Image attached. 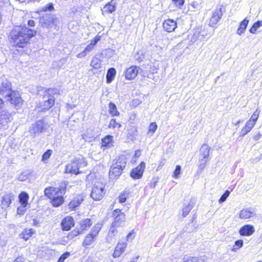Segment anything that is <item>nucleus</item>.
<instances>
[{
    "mask_svg": "<svg viewBox=\"0 0 262 262\" xmlns=\"http://www.w3.org/2000/svg\"><path fill=\"white\" fill-rule=\"evenodd\" d=\"M249 20L247 19V17L245 18L241 22L237 30V34L239 35H241L244 33L246 30Z\"/></svg>",
    "mask_w": 262,
    "mask_h": 262,
    "instance_id": "cd10ccee",
    "label": "nucleus"
},
{
    "mask_svg": "<svg viewBox=\"0 0 262 262\" xmlns=\"http://www.w3.org/2000/svg\"><path fill=\"white\" fill-rule=\"evenodd\" d=\"M210 147L207 144H203L200 150L199 159L209 161L211 159L209 157Z\"/></svg>",
    "mask_w": 262,
    "mask_h": 262,
    "instance_id": "aec40b11",
    "label": "nucleus"
},
{
    "mask_svg": "<svg viewBox=\"0 0 262 262\" xmlns=\"http://www.w3.org/2000/svg\"><path fill=\"white\" fill-rule=\"evenodd\" d=\"M116 73V70L114 68H111L108 70L106 76V82L107 83H110L112 81L115 77Z\"/></svg>",
    "mask_w": 262,
    "mask_h": 262,
    "instance_id": "72a5a7b5",
    "label": "nucleus"
},
{
    "mask_svg": "<svg viewBox=\"0 0 262 262\" xmlns=\"http://www.w3.org/2000/svg\"><path fill=\"white\" fill-rule=\"evenodd\" d=\"M95 238L96 237L94 236L90 233H89L85 236L84 239L82 242V246L84 247H88V246L92 245L94 243Z\"/></svg>",
    "mask_w": 262,
    "mask_h": 262,
    "instance_id": "c756f323",
    "label": "nucleus"
},
{
    "mask_svg": "<svg viewBox=\"0 0 262 262\" xmlns=\"http://www.w3.org/2000/svg\"><path fill=\"white\" fill-rule=\"evenodd\" d=\"M109 112L112 116H118L120 114L117 111L116 105L115 103L110 102L109 104Z\"/></svg>",
    "mask_w": 262,
    "mask_h": 262,
    "instance_id": "58836bf2",
    "label": "nucleus"
},
{
    "mask_svg": "<svg viewBox=\"0 0 262 262\" xmlns=\"http://www.w3.org/2000/svg\"><path fill=\"white\" fill-rule=\"evenodd\" d=\"M93 221L90 219H85L80 222V231L81 233L84 230H86L92 225Z\"/></svg>",
    "mask_w": 262,
    "mask_h": 262,
    "instance_id": "393cba45",
    "label": "nucleus"
},
{
    "mask_svg": "<svg viewBox=\"0 0 262 262\" xmlns=\"http://www.w3.org/2000/svg\"><path fill=\"white\" fill-rule=\"evenodd\" d=\"M252 214L253 212L250 209H244L240 211L239 217L241 219H248L252 216Z\"/></svg>",
    "mask_w": 262,
    "mask_h": 262,
    "instance_id": "f704fd0d",
    "label": "nucleus"
},
{
    "mask_svg": "<svg viewBox=\"0 0 262 262\" xmlns=\"http://www.w3.org/2000/svg\"><path fill=\"white\" fill-rule=\"evenodd\" d=\"M36 34V31L26 27L16 26L10 32V41L14 46L23 48Z\"/></svg>",
    "mask_w": 262,
    "mask_h": 262,
    "instance_id": "f257e3e1",
    "label": "nucleus"
},
{
    "mask_svg": "<svg viewBox=\"0 0 262 262\" xmlns=\"http://www.w3.org/2000/svg\"><path fill=\"white\" fill-rule=\"evenodd\" d=\"M223 15V12L222 8L216 9L212 13L211 18H210L209 25L213 28H215L219 21Z\"/></svg>",
    "mask_w": 262,
    "mask_h": 262,
    "instance_id": "ddd939ff",
    "label": "nucleus"
},
{
    "mask_svg": "<svg viewBox=\"0 0 262 262\" xmlns=\"http://www.w3.org/2000/svg\"><path fill=\"white\" fill-rule=\"evenodd\" d=\"M104 186L102 184L95 185L92 190L91 196L95 201L100 200L105 194Z\"/></svg>",
    "mask_w": 262,
    "mask_h": 262,
    "instance_id": "0eeeda50",
    "label": "nucleus"
},
{
    "mask_svg": "<svg viewBox=\"0 0 262 262\" xmlns=\"http://www.w3.org/2000/svg\"><path fill=\"white\" fill-rule=\"evenodd\" d=\"M70 202L68 208L71 210H76L83 201V196L81 194H73L70 197Z\"/></svg>",
    "mask_w": 262,
    "mask_h": 262,
    "instance_id": "6e6552de",
    "label": "nucleus"
},
{
    "mask_svg": "<svg viewBox=\"0 0 262 262\" xmlns=\"http://www.w3.org/2000/svg\"><path fill=\"white\" fill-rule=\"evenodd\" d=\"M230 194V191L228 190H226L224 194L222 195L221 198H220L219 200V202L221 204L223 202H224L227 198L229 196V195Z\"/></svg>",
    "mask_w": 262,
    "mask_h": 262,
    "instance_id": "09e8293b",
    "label": "nucleus"
},
{
    "mask_svg": "<svg viewBox=\"0 0 262 262\" xmlns=\"http://www.w3.org/2000/svg\"><path fill=\"white\" fill-rule=\"evenodd\" d=\"M113 222L112 224L113 227H122L125 225L126 216L124 212L121 210L116 209L114 210L112 214Z\"/></svg>",
    "mask_w": 262,
    "mask_h": 262,
    "instance_id": "39448f33",
    "label": "nucleus"
},
{
    "mask_svg": "<svg viewBox=\"0 0 262 262\" xmlns=\"http://www.w3.org/2000/svg\"><path fill=\"white\" fill-rule=\"evenodd\" d=\"M39 22L41 27L47 28L56 27L59 24L58 19L50 13H46L40 16Z\"/></svg>",
    "mask_w": 262,
    "mask_h": 262,
    "instance_id": "f03ea898",
    "label": "nucleus"
},
{
    "mask_svg": "<svg viewBox=\"0 0 262 262\" xmlns=\"http://www.w3.org/2000/svg\"><path fill=\"white\" fill-rule=\"evenodd\" d=\"M181 166L177 165L176 167V169L173 172V177H174L175 179L178 178L181 173Z\"/></svg>",
    "mask_w": 262,
    "mask_h": 262,
    "instance_id": "864d4df0",
    "label": "nucleus"
},
{
    "mask_svg": "<svg viewBox=\"0 0 262 262\" xmlns=\"http://www.w3.org/2000/svg\"><path fill=\"white\" fill-rule=\"evenodd\" d=\"M145 168V163L144 162L141 163L130 172V176L133 179H141L143 176Z\"/></svg>",
    "mask_w": 262,
    "mask_h": 262,
    "instance_id": "f8f14e48",
    "label": "nucleus"
},
{
    "mask_svg": "<svg viewBox=\"0 0 262 262\" xmlns=\"http://www.w3.org/2000/svg\"><path fill=\"white\" fill-rule=\"evenodd\" d=\"M14 199V195L12 192L4 194L1 200V206L3 209L8 208L11 204L12 201Z\"/></svg>",
    "mask_w": 262,
    "mask_h": 262,
    "instance_id": "dca6fc26",
    "label": "nucleus"
},
{
    "mask_svg": "<svg viewBox=\"0 0 262 262\" xmlns=\"http://www.w3.org/2000/svg\"><path fill=\"white\" fill-rule=\"evenodd\" d=\"M235 246H236V249H239L243 246V241L242 239H238L235 242Z\"/></svg>",
    "mask_w": 262,
    "mask_h": 262,
    "instance_id": "052dcab7",
    "label": "nucleus"
},
{
    "mask_svg": "<svg viewBox=\"0 0 262 262\" xmlns=\"http://www.w3.org/2000/svg\"><path fill=\"white\" fill-rule=\"evenodd\" d=\"M117 228L118 227H113V225H111L106 237L107 242L111 243L115 241V237L118 233V230H117Z\"/></svg>",
    "mask_w": 262,
    "mask_h": 262,
    "instance_id": "b1692460",
    "label": "nucleus"
},
{
    "mask_svg": "<svg viewBox=\"0 0 262 262\" xmlns=\"http://www.w3.org/2000/svg\"><path fill=\"white\" fill-rule=\"evenodd\" d=\"M165 160L164 159H162L160 161V162H159V165L158 166V168H161L164 165V164H165Z\"/></svg>",
    "mask_w": 262,
    "mask_h": 262,
    "instance_id": "774afa93",
    "label": "nucleus"
},
{
    "mask_svg": "<svg viewBox=\"0 0 262 262\" xmlns=\"http://www.w3.org/2000/svg\"><path fill=\"white\" fill-rule=\"evenodd\" d=\"M91 66L95 69L101 68L102 67L101 60L98 58H93L91 62Z\"/></svg>",
    "mask_w": 262,
    "mask_h": 262,
    "instance_id": "ea45409f",
    "label": "nucleus"
},
{
    "mask_svg": "<svg viewBox=\"0 0 262 262\" xmlns=\"http://www.w3.org/2000/svg\"><path fill=\"white\" fill-rule=\"evenodd\" d=\"M121 127V124L116 121L115 119H112L108 125V127L109 128H120Z\"/></svg>",
    "mask_w": 262,
    "mask_h": 262,
    "instance_id": "37998d69",
    "label": "nucleus"
},
{
    "mask_svg": "<svg viewBox=\"0 0 262 262\" xmlns=\"http://www.w3.org/2000/svg\"><path fill=\"white\" fill-rule=\"evenodd\" d=\"M59 191L58 189L53 187H49L45 190V194L49 199H51L54 198L58 193H62L61 191H64L63 189H60Z\"/></svg>",
    "mask_w": 262,
    "mask_h": 262,
    "instance_id": "412c9836",
    "label": "nucleus"
},
{
    "mask_svg": "<svg viewBox=\"0 0 262 262\" xmlns=\"http://www.w3.org/2000/svg\"><path fill=\"white\" fill-rule=\"evenodd\" d=\"M57 90L55 89H46L40 88L38 91V95L39 96L40 101H49L50 98H54L53 95L56 94Z\"/></svg>",
    "mask_w": 262,
    "mask_h": 262,
    "instance_id": "423d86ee",
    "label": "nucleus"
},
{
    "mask_svg": "<svg viewBox=\"0 0 262 262\" xmlns=\"http://www.w3.org/2000/svg\"><path fill=\"white\" fill-rule=\"evenodd\" d=\"M122 253V252H121L120 251H119L118 250H117L115 248V251L113 253V257L115 258L118 257L121 255V254Z\"/></svg>",
    "mask_w": 262,
    "mask_h": 262,
    "instance_id": "0e129e2a",
    "label": "nucleus"
},
{
    "mask_svg": "<svg viewBox=\"0 0 262 262\" xmlns=\"http://www.w3.org/2000/svg\"><path fill=\"white\" fill-rule=\"evenodd\" d=\"M87 163L83 159H75L71 164L67 165V173H72L77 174L80 173L79 169L85 167Z\"/></svg>",
    "mask_w": 262,
    "mask_h": 262,
    "instance_id": "20e7f679",
    "label": "nucleus"
},
{
    "mask_svg": "<svg viewBox=\"0 0 262 262\" xmlns=\"http://www.w3.org/2000/svg\"><path fill=\"white\" fill-rule=\"evenodd\" d=\"M52 153V150L51 149L47 150L42 155V159L41 160L42 161H45L46 160H48L50 156H51V154Z\"/></svg>",
    "mask_w": 262,
    "mask_h": 262,
    "instance_id": "603ef678",
    "label": "nucleus"
},
{
    "mask_svg": "<svg viewBox=\"0 0 262 262\" xmlns=\"http://www.w3.org/2000/svg\"><path fill=\"white\" fill-rule=\"evenodd\" d=\"M134 234H135L134 230L129 232L126 236L127 241H132L135 238V235H133Z\"/></svg>",
    "mask_w": 262,
    "mask_h": 262,
    "instance_id": "bf43d9fd",
    "label": "nucleus"
},
{
    "mask_svg": "<svg viewBox=\"0 0 262 262\" xmlns=\"http://www.w3.org/2000/svg\"><path fill=\"white\" fill-rule=\"evenodd\" d=\"M29 198V194L26 192H21L18 195L19 202L21 205L27 206Z\"/></svg>",
    "mask_w": 262,
    "mask_h": 262,
    "instance_id": "c85d7f7f",
    "label": "nucleus"
},
{
    "mask_svg": "<svg viewBox=\"0 0 262 262\" xmlns=\"http://www.w3.org/2000/svg\"><path fill=\"white\" fill-rule=\"evenodd\" d=\"M43 124V121L42 120H38L36 123L32 124L30 130L31 133L35 134L36 133H40L42 132Z\"/></svg>",
    "mask_w": 262,
    "mask_h": 262,
    "instance_id": "5701e85b",
    "label": "nucleus"
},
{
    "mask_svg": "<svg viewBox=\"0 0 262 262\" xmlns=\"http://www.w3.org/2000/svg\"><path fill=\"white\" fill-rule=\"evenodd\" d=\"M177 7L181 8L184 5V0H172Z\"/></svg>",
    "mask_w": 262,
    "mask_h": 262,
    "instance_id": "13d9d810",
    "label": "nucleus"
},
{
    "mask_svg": "<svg viewBox=\"0 0 262 262\" xmlns=\"http://www.w3.org/2000/svg\"><path fill=\"white\" fill-rule=\"evenodd\" d=\"M54 104V98H50L49 101H45L40 102V107L42 110H49Z\"/></svg>",
    "mask_w": 262,
    "mask_h": 262,
    "instance_id": "7c9ffc66",
    "label": "nucleus"
},
{
    "mask_svg": "<svg viewBox=\"0 0 262 262\" xmlns=\"http://www.w3.org/2000/svg\"><path fill=\"white\" fill-rule=\"evenodd\" d=\"M141 69L136 66H132L126 69L125 71V78L128 80L134 79L138 75Z\"/></svg>",
    "mask_w": 262,
    "mask_h": 262,
    "instance_id": "2eb2a0df",
    "label": "nucleus"
},
{
    "mask_svg": "<svg viewBox=\"0 0 262 262\" xmlns=\"http://www.w3.org/2000/svg\"><path fill=\"white\" fill-rule=\"evenodd\" d=\"M255 231V228L252 225L247 224L242 226L239 230V233L241 235L248 236L253 234Z\"/></svg>",
    "mask_w": 262,
    "mask_h": 262,
    "instance_id": "6ab92c4d",
    "label": "nucleus"
},
{
    "mask_svg": "<svg viewBox=\"0 0 262 262\" xmlns=\"http://www.w3.org/2000/svg\"><path fill=\"white\" fill-rule=\"evenodd\" d=\"M61 194L58 193L54 198L51 199L52 200V204L53 206L58 207L63 203L64 200Z\"/></svg>",
    "mask_w": 262,
    "mask_h": 262,
    "instance_id": "2f4dec72",
    "label": "nucleus"
},
{
    "mask_svg": "<svg viewBox=\"0 0 262 262\" xmlns=\"http://www.w3.org/2000/svg\"><path fill=\"white\" fill-rule=\"evenodd\" d=\"M101 36L98 34L97 35L95 38L91 40L90 44H89L87 47L85 48V49L81 53H79L77 55V57L78 58H82L86 56V54L89 52H90L93 49L94 46L97 44V43L101 39Z\"/></svg>",
    "mask_w": 262,
    "mask_h": 262,
    "instance_id": "9d476101",
    "label": "nucleus"
},
{
    "mask_svg": "<svg viewBox=\"0 0 262 262\" xmlns=\"http://www.w3.org/2000/svg\"><path fill=\"white\" fill-rule=\"evenodd\" d=\"M253 123L251 122V121H248L246 125L243 127L241 132V137L245 136L247 134L250 132L254 126Z\"/></svg>",
    "mask_w": 262,
    "mask_h": 262,
    "instance_id": "bb28decb",
    "label": "nucleus"
},
{
    "mask_svg": "<svg viewBox=\"0 0 262 262\" xmlns=\"http://www.w3.org/2000/svg\"><path fill=\"white\" fill-rule=\"evenodd\" d=\"M126 158L123 155H121L114 160L112 165L119 167L120 168L124 169L126 167Z\"/></svg>",
    "mask_w": 262,
    "mask_h": 262,
    "instance_id": "4be33fe9",
    "label": "nucleus"
},
{
    "mask_svg": "<svg viewBox=\"0 0 262 262\" xmlns=\"http://www.w3.org/2000/svg\"><path fill=\"white\" fill-rule=\"evenodd\" d=\"M262 26V20H258L256 21L252 27L249 29V32L251 33L255 34L257 30Z\"/></svg>",
    "mask_w": 262,
    "mask_h": 262,
    "instance_id": "a19ab883",
    "label": "nucleus"
},
{
    "mask_svg": "<svg viewBox=\"0 0 262 262\" xmlns=\"http://www.w3.org/2000/svg\"><path fill=\"white\" fill-rule=\"evenodd\" d=\"M11 83L7 79L3 80L0 83V95L7 97L12 92Z\"/></svg>",
    "mask_w": 262,
    "mask_h": 262,
    "instance_id": "9b49d317",
    "label": "nucleus"
},
{
    "mask_svg": "<svg viewBox=\"0 0 262 262\" xmlns=\"http://www.w3.org/2000/svg\"><path fill=\"white\" fill-rule=\"evenodd\" d=\"M208 161H207L206 160L199 159V168L201 171H202L205 168L206 164Z\"/></svg>",
    "mask_w": 262,
    "mask_h": 262,
    "instance_id": "4d7b16f0",
    "label": "nucleus"
},
{
    "mask_svg": "<svg viewBox=\"0 0 262 262\" xmlns=\"http://www.w3.org/2000/svg\"><path fill=\"white\" fill-rule=\"evenodd\" d=\"M136 58L139 62L142 61L143 59L144 58V56L143 53L141 52V55H140L139 53H138L136 56Z\"/></svg>",
    "mask_w": 262,
    "mask_h": 262,
    "instance_id": "e2e57ef3",
    "label": "nucleus"
},
{
    "mask_svg": "<svg viewBox=\"0 0 262 262\" xmlns=\"http://www.w3.org/2000/svg\"><path fill=\"white\" fill-rule=\"evenodd\" d=\"M115 9L116 7L115 4H113V2H111V3L105 5V6L103 7L102 11L103 12L107 13H112L115 11Z\"/></svg>",
    "mask_w": 262,
    "mask_h": 262,
    "instance_id": "e433bc0d",
    "label": "nucleus"
},
{
    "mask_svg": "<svg viewBox=\"0 0 262 262\" xmlns=\"http://www.w3.org/2000/svg\"><path fill=\"white\" fill-rule=\"evenodd\" d=\"M158 179H156V178H153L150 184V187L151 188H155L156 185H157V183H158Z\"/></svg>",
    "mask_w": 262,
    "mask_h": 262,
    "instance_id": "680f3d73",
    "label": "nucleus"
},
{
    "mask_svg": "<svg viewBox=\"0 0 262 262\" xmlns=\"http://www.w3.org/2000/svg\"><path fill=\"white\" fill-rule=\"evenodd\" d=\"M102 225L100 223L95 224L92 227L89 233L96 237L102 228Z\"/></svg>",
    "mask_w": 262,
    "mask_h": 262,
    "instance_id": "c9c22d12",
    "label": "nucleus"
},
{
    "mask_svg": "<svg viewBox=\"0 0 262 262\" xmlns=\"http://www.w3.org/2000/svg\"><path fill=\"white\" fill-rule=\"evenodd\" d=\"M61 225L62 227V229L63 231L66 230V217L62 219V222L61 223Z\"/></svg>",
    "mask_w": 262,
    "mask_h": 262,
    "instance_id": "338daca9",
    "label": "nucleus"
},
{
    "mask_svg": "<svg viewBox=\"0 0 262 262\" xmlns=\"http://www.w3.org/2000/svg\"><path fill=\"white\" fill-rule=\"evenodd\" d=\"M212 35L210 34L207 35L205 31H201L199 29H197L195 30L192 36L190 41L192 43H194L197 40H203L205 39L209 38Z\"/></svg>",
    "mask_w": 262,
    "mask_h": 262,
    "instance_id": "4468645a",
    "label": "nucleus"
},
{
    "mask_svg": "<svg viewBox=\"0 0 262 262\" xmlns=\"http://www.w3.org/2000/svg\"><path fill=\"white\" fill-rule=\"evenodd\" d=\"M124 169L119 168L114 165L111 166L109 171L110 179L113 181L118 179L122 174Z\"/></svg>",
    "mask_w": 262,
    "mask_h": 262,
    "instance_id": "a211bd4d",
    "label": "nucleus"
},
{
    "mask_svg": "<svg viewBox=\"0 0 262 262\" xmlns=\"http://www.w3.org/2000/svg\"><path fill=\"white\" fill-rule=\"evenodd\" d=\"M81 233V231H80L79 229L76 228L73 230L72 232L69 233L67 236V237L69 239H72L75 237L77 236Z\"/></svg>",
    "mask_w": 262,
    "mask_h": 262,
    "instance_id": "79ce46f5",
    "label": "nucleus"
},
{
    "mask_svg": "<svg viewBox=\"0 0 262 262\" xmlns=\"http://www.w3.org/2000/svg\"><path fill=\"white\" fill-rule=\"evenodd\" d=\"M164 30L167 32H172L177 27V22L172 19H167L163 23Z\"/></svg>",
    "mask_w": 262,
    "mask_h": 262,
    "instance_id": "f3484780",
    "label": "nucleus"
},
{
    "mask_svg": "<svg viewBox=\"0 0 262 262\" xmlns=\"http://www.w3.org/2000/svg\"><path fill=\"white\" fill-rule=\"evenodd\" d=\"M127 246V243L126 242L120 243L119 242L116 247V249L118 250L119 251L123 253Z\"/></svg>",
    "mask_w": 262,
    "mask_h": 262,
    "instance_id": "de8ad7c7",
    "label": "nucleus"
},
{
    "mask_svg": "<svg viewBox=\"0 0 262 262\" xmlns=\"http://www.w3.org/2000/svg\"><path fill=\"white\" fill-rule=\"evenodd\" d=\"M75 225L74 219L71 216H67V231L71 229V227Z\"/></svg>",
    "mask_w": 262,
    "mask_h": 262,
    "instance_id": "c03bdc74",
    "label": "nucleus"
},
{
    "mask_svg": "<svg viewBox=\"0 0 262 262\" xmlns=\"http://www.w3.org/2000/svg\"><path fill=\"white\" fill-rule=\"evenodd\" d=\"M66 259V252L63 253L60 257L59 258L57 262H64Z\"/></svg>",
    "mask_w": 262,
    "mask_h": 262,
    "instance_id": "69168bd1",
    "label": "nucleus"
},
{
    "mask_svg": "<svg viewBox=\"0 0 262 262\" xmlns=\"http://www.w3.org/2000/svg\"><path fill=\"white\" fill-rule=\"evenodd\" d=\"M11 117V114L5 108L4 102L0 98V129L8 128Z\"/></svg>",
    "mask_w": 262,
    "mask_h": 262,
    "instance_id": "7ed1b4c3",
    "label": "nucleus"
},
{
    "mask_svg": "<svg viewBox=\"0 0 262 262\" xmlns=\"http://www.w3.org/2000/svg\"><path fill=\"white\" fill-rule=\"evenodd\" d=\"M192 207L190 204H189L188 205L186 206V207L183 208L182 215L184 217H186L189 214V213L192 209Z\"/></svg>",
    "mask_w": 262,
    "mask_h": 262,
    "instance_id": "3c124183",
    "label": "nucleus"
},
{
    "mask_svg": "<svg viewBox=\"0 0 262 262\" xmlns=\"http://www.w3.org/2000/svg\"><path fill=\"white\" fill-rule=\"evenodd\" d=\"M183 260V262H204L206 260V257L205 256L200 257L185 256Z\"/></svg>",
    "mask_w": 262,
    "mask_h": 262,
    "instance_id": "a878e982",
    "label": "nucleus"
},
{
    "mask_svg": "<svg viewBox=\"0 0 262 262\" xmlns=\"http://www.w3.org/2000/svg\"><path fill=\"white\" fill-rule=\"evenodd\" d=\"M34 233V230L32 229H25L20 234V237L25 241L28 240Z\"/></svg>",
    "mask_w": 262,
    "mask_h": 262,
    "instance_id": "473e14b6",
    "label": "nucleus"
},
{
    "mask_svg": "<svg viewBox=\"0 0 262 262\" xmlns=\"http://www.w3.org/2000/svg\"><path fill=\"white\" fill-rule=\"evenodd\" d=\"M8 100L16 107H20L23 103V100L20 94L17 92L13 91L8 96Z\"/></svg>",
    "mask_w": 262,
    "mask_h": 262,
    "instance_id": "1a4fd4ad",
    "label": "nucleus"
},
{
    "mask_svg": "<svg viewBox=\"0 0 262 262\" xmlns=\"http://www.w3.org/2000/svg\"><path fill=\"white\" fill-rule=\"evenodd\" d=\"M54 10L53 4L49 3L47 5L40 8V12L52 11Z\"/></svg>",
    "mask_w": 262,
    "mask_h": 262,
    "instance_id": "49530a36",
    "label": "nucleus"
},
{
    "mask_svg": "<svg viewBox=\"0 0 262 262\" xmlns=\"http://www.w3.org/2000/svg\"><path fill=\"white\" fill-rule=\"evenodd\" d=\"M157 129V125L156 122H152L150 124L148 127V134L151 133V135H152Z\"/></svg>",
    "mask_w": 262,
    "mask_h": 262,
    "instance_id": "8fccbe9b",
    "label": "nucleus"
},
{
    "mask_svg": "<svg viewBox=\"0 0 262 262\" xmlns=\"http://www.w3.org/2000/svg\"><path fill=\"white\" fill-rule=\"evenodd\" d=\"M127 196L128 194L126 192H123L122 193H121L119 196V202L120 203H124L126 200Z\"/></svg>",
    "mask_w": 262,
    "mask_h": 262,
    "instance_id": "5fc2aeb1",
    "label": "nucleus"
},
{
    "mask_svg": "<svg viewBox=\"0 0 262 262\" xmlns=\"http://www.w3.org/2000/svg\"><path fill=\"white\" fill-rule=\"evenodd\" d=\"M260 111L256 109L253 113L250 119L248 121H251V122L253 123L255 125L256 121L258 119Z\"/></svg>",
    "mask_w": 262,
    "mask_h": 262,
    "instance_id": "a18cd8bd",
    "label": "nucleus"
},
{
    "mask_svg": "<svg viewBox=\"0 0 262 262\" xmlns=\"http://www.w3.org/2000/svg\"><path fill=\"white\" fill-rule=\"evenodd\" d=\"M113 137L107 135L102 140V145L105 147H111L112 145Z\"/></svg>",
    "mask_w": 262,
    "mask_h": 262,
    "instance_id": "4c0bfd02",
    "label": "nucleus"
},
{
    "mask_svg": "<svg viewBox=\"0 0 262 262\" xmlns=\"http://www.w3.org/2000/svg\"><path fill=\"white\" fill-rule=\"evenodd\" d=\"M27 206L21 205L17 209V213L20 215H23L26 211Z\"/></svg>",
    "mask_w": 262,
    "mask_h": 262,
    "instance_id": "6e6d98bb",
    "label": "nucleus"
}]
</instances>
